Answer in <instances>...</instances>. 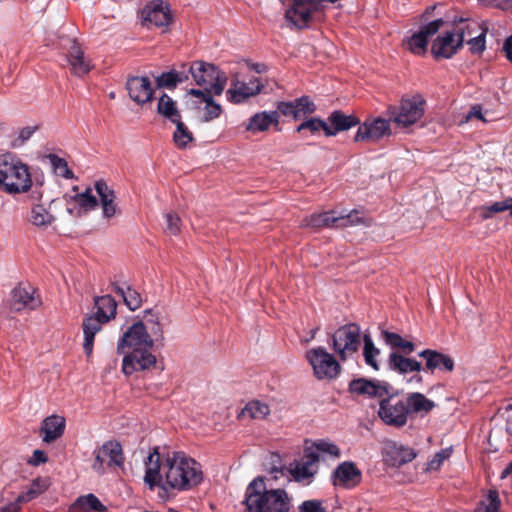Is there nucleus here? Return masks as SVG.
Returning a JSON list of instances; mask_svg holds the SVG:
<instances>
[{
    "mask_svg": "<svg viewBox=\"0 0 512 512\" xmlns=\"http://www.w3.org/2000/svg\"><path fill=\"white\" fill-rule=\"evenodd\" d=\"M154 341L144 322L133 323L123 333L118 341L117 351L125 353L126 348L131 350L122 361V371L125 375L149 369L156 364V356L150 351Z\"/></svg>",
    "mask_w": 512,
    "mask_h": 512,
    "instance_id": "f257e3e1",
    "label": "nucleus"
},
{
    "mask_svg": "<svg viewBox=\"0 0 512 512\" xmlns=\"http://www.w3.org/2000/svg\"><path fill=\"white\" fill-rule=\"evenodd\" d=\"M248 512H289L291 499L284 489H267L263 477L254 478L247 486L243 501Z\"/></svg>",
    "mask_w": 512,
    "mask_h": 512,
    "instance_id": "f03ea898",
    "label": "nucleus"
},
{
    "mask_svg": "<svg viewBox=\"0 0 512 512\" xmlns=\"http://www.w3.org/2000/svg\"><path fill=\"white\" fill-rule=\"evenodd\" d=\"M166 490H189L203 481L201 465L183 452H173L168 455L165 463Z\"/></svg>",
    "mask_w": 512,
    "mask_h": 512,
    "instance_id": "7ed1b4c3",
    "label": "nucleus"
},
{
    "mask_svg": "<svg viewBox=\"0 0 512 512\" xmlns=\"http://www.w3.org/2000/svg\"><path fill=\"white\" fill-rule=\"evenodd\" d=\"M425 360V365L414 358L404 357L398 352H390L388 356V368L400 375L413 372L426 371L434 373L436 370L451 372L454 369V360L437 350L425 349L418 354Z\"/></svg>",
    "mask_w": 512,
    "mask_h": 512,
    "instance_id": "20e7f679",
    "label": "nucleus"
},
{
    "mask_svg": "<svg viewBox=\"0 0 512 512\" xmlns=\"http://www.w3.org/2000/svg\"><path fill=\"white\" fill-rule=\"evenodd\" d=\"M33 186L29 166L12 153L0 155V191L8 195L27 193Z\"/></svg>",
    "mask_w": 512,
    "mask_h": 512,
    "instance_id": "39448f33",
    "label": "nucleus"
},
{
    "mask_svg": "<svg viewBox=\"0 0 512 512\" xmlns=\"http://www.w3.org/2000/svg\"><path fill=\"white\" fill-rule=\"evenodd\" d=\"M188 73L191 74L195 84L210 88L214 95L220 96L227 84V76L217 66L204 61H194Z\"/></svg>",
    "mask_w": 512,
    "mask_h": 512,
    "instance_id": "423d86ee",
    "label": "nucleus"
},
{
    "mask_svg": "<svg viewBox=\"0 0 512 512\" xmlns=\"http://www.w3.org/2000/svg\"><path fill=\"white\" fill-rule=\"evenodd\" d=\"M332 348L341 361L351 358L359 350L361 330L355 323L339 327L331 336Z\"/></svg>",
    "mask_w": 512,
    "mask_h": 512,
    "instance_id": "0eeeda50",
    "label": "nucleus"
},
{
    "mask_svg": "<svg viewBox=\"0 0 512 512\" xmlns=\"http://www.w3.org/2000/svg\"><path fill=\"white\" fill-rule=\"evenodd\" d=\"M305 358L312 367L313 375L318 380H333L341 372L342 368L337 359L324 347L309 349L306 351Z\"/></svg>",
    "mask_w": 512,
    "mask_h": 512,
    "instance_id": "6e6552de",
    "label": "nucleus"
},
{
    "mask_svg": "<svg viewBox=\"0 0 512 512\" xmlns=\"http://www.w3.org/2000/svg\"><path fill=\"white\" fill-rule=\"evenodd\" d=\"M406 398H400L391 391L379 401L378 416L384 424L394 427H404L409 419Z\"/></svg>",
    "mask_w": 512,
    "mask_h": 512,
    "instance_id": "1a4fd4ad",
    "label": "nucleus"
},
{
    "mask_svg": "<svg viewBox=\"0 0 512 512\" xmlns=\"http://www.w3.org/2000/svg\"><path fill=\"white\" fill-rule=\"evenodd\" d=\"M425 100L416 95L403 98L397 107L390 110V119L399 127H409L418 122L424 115Z\"/></svg>",
    "mask_w": 512,
    "mask_h": 512,
    "instance_id": "9d476101",
    "label": "nucleus"
},
{
    "mask_svg": "<svg viewBox=\"0 0 512 512\" xmlns=\"http://www.w3.org/2000/svg\"><path fill=\"white\" fill-rule=\"evenodd\" d=\"M363 223V219L358 216L355 211H352L346 215H336L334 211L315 213L305 217L301 226L310 228H322V227H348Z\"/></svg>",
    "mask_w": 512,
    "mask_h": 512,
    "instance_id": "9b49d317",
    "label": "nucleus"
},
{
    "mask_svg": "<svg viewBox=\"0 0 512 512\" xmlns=\"http://www.w3.org/2000/svg\"><path fill=\"white\" fill-rule=\"evenodd\" d=\"M141 19L143 26L156 27L166 32L173 20L170 5L163 0L150 1L141 11Z\"/></svg>",
    "mask_w": 512,
    "mask_h": 512,
    "instance_id": "f8f14e48",
    "label": "nucleus"
},
{
    "mask_svg": "<svg viewBox=\"0 0 512 512\" xmlns=\"http://www.w3.org/2000/svg\"><path fill=\"white\" fill-rule=\"evenodd\" d=\"M264 85L258 77H251L248 82L241 81L238 73L232 74L231 86L226 91L230 103L241 104L251 97L258 95Z\"/></svg>",
    "mask_w": 512,
    "mask_h": 512,
    "instance_id": "ddd939ff",
    "label": "nucleus"
},
{
    "mask_svg": "<svg viewBox=\"0 0 512 512\" xmlns=\"http://www.w3.org/2000/svg\"><path fill=\"white\" fill-rule=\"evenodd\" d=\"M348 389L351 394L381 400L389 394L392 386L386 381L357 378L350 381Z\"/></svg>",
    "mask_w": 512,
    "mask_h": 512,
    "instance_id": "4468645a",
    "label": "nucleus"
},
{
    "mask_svg": "<svg viewBox=\"0 0 512 512\" xmlns=\"http://www.w3.org/2000/svg\"><path fill=\"white\" fill-rule=\"evenodd\" d=\"M41 303L35 288L29 284L20 283L11 291L9 307L12 311L35 310Z\"/></svg>",
    "mask_w": 512,
    "mask_h": 512,
    "instance_id": "2eb2a0df",
    "label": "nucleus"
},
{
    "mask_svg": "<svg viewBox=\"0 0 512 512\" xmlns=\"http://www.w3.org/2000/svg\"><path fill=\"white\" fill-rule=\"evenodd\" d=\"M444 25V20L439 18L422 26L420 30L407 39L408 50L415 55L426 53L428 39L434 36Z\"/></svg>",
    "mask_w": 512,
    "mask_h": 512,
    "instance_id": "dca6fc26",
    "label": "nucleus"
},
{
    "mask_svg": "<svg viewBox=\"0 0 512 512\" xmlns=\"http://www.w3.org/2000/svg\"><path fill=\"white\" fill-rule=\"evenodd\" d=\"M361 479V470L352 461L342 462L331 475L333 485L345 489L356 487L361 482Z\"/></svg>",
    "mask_w": 512,
    "mask_h": 512,
    "instance_id": "f3484780",
    "label": "nucleus"
},
{
    "mask_svg": "<svg viewBox=\"0 0 512 512\" xmlns=\"http://www.w3.org/2000/svg\"><path fill=\"white\" fill-rule=\"evenodd\" d=\"M462 47L461 38H456L455 33L449 30L442 32L434 39L431 45V54L435 59H450Z\"/></svg>",
    "mask_w": 512,
    "mask_h": 512,
    "instance_id": "a211bd4d",
    "label": "nucleus"
},
{
    "mask_svg": "<svg viewBox=\"0 0 512 512\" xmlns=\"http://www.w3.org/2000/svg\"><path fill=\"white\" fill-rule=\"evenodd\" d=\"M318 461L319 455L314 454L312 450H305L302 461H295L290 464V474L297 482L307 481L309 483L317 473L316 464Z\"/></svg>",
    "mask_w": 512,
    "mask_h": 512,
    "instance_id": "6ab92c4d",
    "label": "nucleus"
},
{
    "mask_svg": "<svg viewBox=\"0 0 512 512\" xmlns=\"http://www.w3.org/2000/svg\"><path fill=\"white\" fill-rule=\"evenodd\" d=\"M66 61L70 72L76 77L86 75L93 68L91 60L85 56L81 46L75 40H70V47L66 53Z\"/></svg>",
    "mask_w": 512,
    "mask_h": 512,
    "instance_id": "aec40b11",
    "label": "nucleus"
},
{
    "mask_svg": "<svg viewBox=\"0 0 512 512\" xmlns=\"http://www.w3.org/2000/svg\"><path fill=\"white\" fill-rule=\"evenodd\" d=\"M390 134V121L376 118L359 126L355 135V141L376 142Z\"/></svg>",
    "mask_w": 512,
    "mask_h": 512,
    "instance_id": "412c9836",
    "label": "nucleus"
},
{
    "mask_svg": "<svg viewBox=\"0 0 512 512\" xmlns=\"http://www.w3.org/2000/svg\"><path fill=\"white\" fill-rule=\"evenodd\" d=\"M126 88L130 98L143 105L153 98L154 90L148 77L133 76L128 78Z\"/></svg>",
    "mask_w": 512,
    "mask_h": 512,
    "instance_id": "4be33fe9",
    "label": "nucleus"
},
{
    "mask_svg": "<svg viewBox=\"0 0 512 512\" xmlns=\"http://www.w3.org/2000/svg\"><path fill=\"white\" fill-rule=\"evenodd\" d=\"M145 476L144 482L149 487L150 490H154L156 486L161 487L166 490L165 481H163L161 475V464H160V454L158 451V447H155L153 451L148 455L147 460L145 461Z\"/></svg>",
    "mask_w": 512,
    "mask_h": 512,
    "instance_id": "5701e85b",
    "label": "nucleus"
},
{
    "mask_svg": "<svg viewBox=\"0 0 512 512\" xmlns=\"http://www.w3.org/2000/svg\"><path fill=\"white\" fill-rule=\"evenodd\" d=\"M94 187L100 199L103 217L110 219L116 216L119 210L114 190L104 180L96 181Z\"/></svg>",
    "mask_w": 512,
    "mask_h": 512,
    "instance_id": "b1692460",
    "label": "nucleus"
},
{
    "mask_svg": "<svg viewBox=\"0 0 512 512\" xmlns=\"http://www.w3.org/2000/svg\"><path fill=\"white\" fill-rule=\"evenodd\" d=\"M406 403L408 405L407 408L409 417L411 415L425 417L436 407L434 401L427 398L424 394L420 392H413L407 394Z\"/></svg>",
    "mask_w": 512,
    "mask_h": 512,
    "instance_id": "393cba45",
    "label": "nucleus"
},
{
    "mask_svg": "<svg viewBox=\"0 0 512 512\" xmlns=\"http://www.w3.org/2000/svg\"><path fill=\"white\" fill-rule=\"evenodd\" d=\"M106 322L102 321L100 318L89 315L83 320V334H84V342L83 349L85 354L89 357L93 352L94 346V338L95 335L101 331L102 325Z\"/></svg>",
    "mask_w": 512,
    "mask_h": 512,
    "instance_id": "a878e982",
    "label": "nucleus"
},
{
    "mask_svg": "<svg viewBox=\"0 0 512 512\" xmlns=\"http://www.w3.org/2000/svg\"><path fill=\"white\" fill-rule=\"evenodd\" d=\"M65 418L59 415H52L44 419L41 431L43 432L42 440L51 443L61 437L65 430Z\"/></svg>",
    "mask_w": 512,
    "mask_h": 512,
    "instance_id": "bb28decb",
    "label": "nucleus"
},
{
    "mask_svg": "<svg viewBox=\"0 0 512 512\" xmlns=\"http://www.w3.org/2000/svg\"><path fill=\"white\" fill-rule=\"evenodd\" d=\"M381 336L384 343L391 348V352H398L404 357L413 353L416 349V345L412 341L404 339L398 333L383 330Z\"/></svg>",
    "mask_w": 512,
    "mask_h": 512,
    "instance_id": "cd10ccee",
    "label": "nucleus"
},
{
    "mask_svg": "<svg viewBox=\"0 0 512 512\" xmlns=\"http://www.w3.org/2000/svg\"><path fill=\"white\" fill-rule=\"evenodd\" d=\"M279 114L277 111H262L254 114L246 126V130L252 133L266 131L272 124L278 125Z\"/></svg>",
    "mask_w": 512,
    "mask_h": 512,
    "instance_id": "c85d7f7f",
    "label": "nucleus"
},
{
    "mask_svg": "<svg viewBox=\"0 0 512 512\" xmlns=\"http://www.w3.org/2000/svg\"><path fill=\"white\" fill-rule=\"evenodd\" d=\"M96 312L94 316L100 318L104 322H109L116 316L117 302L111 295L97 296L94 298Z\"/></svg>",
    "mask_w": 512,
    "mask_h": 512,
    "instance_id": "c756f323",
    "label": "nucleus"
},
{
    "mask_svg": "<svg viewBox=\"0 0 512 512\" xmlns=\"http://www.w3.org/2000/svg\"><path fill=\"white\" fill-rule=\"evenodd\" d=\"M386 456L393 466H401L411 462L416 457V453L412 448L394 443L387 446Z\"/></svg>",
    "mask_w": 512,
    "mask_h": 512,
    "instance_id": "7c9ffc66",
    "label": "nucleus"
},
{
    "mask_svg": "<svg viewBox=\"0 0 512 512\" xmlns=\"http://www.w3.org/2000/svg\"><path fill=\"white\" fill-rule=\"evenodd\" d=\"M99 450L101 456L107 460L108 467H122L124 463V456L122 446L117 441H108L104 443Z\"/></svg>",
    "mask_w": 512,
    "mask_h": 512,
    "instance_id": "2f4dec72",
    "label": "nucleus"
},
{
    "mask_svg": "<svg viewBox=\"0 0 512 512\" xmlns=\"http://www.w3.org/2000/svg\"><path fill=\"white\" fill-rule=\"evenodd\" d=\"M481 23L469 17H454L452 20V32L455 33L456 38H461V45L464 46L465 37L471 36L476 29H479Z\"/></svg>",
    "mask_w": 512,
    "mask_h": 512,
    "instance_id": "473e14b6",
    "label": "nucleus"
},
{
    "mask_svg": "<svg viewBox=\"0 0 512 512\" xmlns=\"http://www.w3.org/2000/svg\"><path fill=\"white\" fill-rule=\"evenodd\" d=\"M70 202H73L78 208V215L86 214L93 211L99 205L98 199L93 195L90 187L82 193L70 196Z\"/></svg>",
    "mask_w": 512,
    "mask_h": 512,
    "instance_id": "72a5a7b5",
    "label": "nucleus"
},
{
    "mask_svg": "<svg viewBox=\"0 0 512 512\" xmlns=\"http://www.w3.org/2000/svg\"><path fill=\"white\" fill-rule=\"evenodd\" d=\"M113 291L123 298L125 305L132 311L140 308L142 305L141 294L127 284L120 285L112 283Z\"/></svg>",
    "mask_w": 512,
    "mask_h": 512,
    "instance_id": "f704fd0d",
    "label": "nucleus"
},
{
    "mask_svg": "<svg viewBox=\"0 0 512 512\" xmlns=\"http://www.w3.org/2000/svg\"><path fill=\"white\" fill-rule=\"evenodd\" d=\"M139 322H144V325L147 327V331L150 330V334L155 337L156 341L164 339L161 316L157 311L154 309L144 311L143 318Z\"/></svg>",
    "mask_w": 512,
    "mask_h": 512,
    "instance_id": "c9c22d12",
    "label": "nucleus"
},
{
    "mask_svg": "<svg viewBox=\"0 0 512 512\" xmlns=\"http://www.w3.org/2000/svg\"><path fill=\"white\" fill-rule=\"evenodd\" d=\"M157 112L172 123L181 119V114L177 108L176 102L167 94H163L159 98Z\"/></svg>",
    "mask_w": 512,
    "mask_h": 512,
    "instance_id": "e433bc0d",
    "label": "nucleus"
},
{
    "mask_svg": "<svg viewBox=\"0 0 512 512\" xmlns=\"http://www.w3.org/2000/svg\"><path fill=\"white\" fill-rule=\"evenodd\" d=\"M270 414V408L267 404L254 400L248 402L239 414L240 419L250 418L261 420Z\"/></svg>",
    "mask_w": 512,
    "mask_h": 512,
    "instance_id": "4c0bfd02",
    "label": "nucleus"
},
{
    "mask_svg": "<svg viewBox=\"0 0 512 512\" xmlns=\"http://www.w3.org/2000/svg\"><path fill=\"white\" fill-rule=\"evenodd\" d=\"M29 220L36 227L47 228L54 223L55 217L43 205L37 204L31 208Z\"/></svg>",
    "mask_w": 512,
    "mask_h": 512,
    "instance_id": "58836bf2",
    "label": "nucleus"
},
{
    "mask_svg": "<svg viewBox=\"0 0 512 512\" xmlns=\"http://www.w3.org/2000/svg\"><path fill=\"white\" fill-rule=\"evenodd\" d=\"M328 120L333 126L332 132H335V134L339 131L348 130L359 123L357 118L351 115H345L341 111L332 112Z\"/></svg>",
    "mask_w": 512,
    "mask_h": 512,
    "instance_id": "ea45409f",
    "label": "nucleus"
},
{
    "mask_svg": "<svg viewBox=\"0 0 512 512\" xmlns=\"http://www.w3.org/2000/svg\"><path fill=\"white\" fill-rule=\"evenodd\" d=\"M102 507L101 501L92 493L79 496L70 506V512H90Z\"/></svg>",
    "mask_w": 512,
    "mask_h": 512,
    "instance_id": "a19ab883",
    "label": "nucleus"
},
{
    "mask_svg": "<svg viewBox=\"0 0 512 512\" xmlns=\"http://www.w3.org/2000/svg\"><path fill=\"white\" fill-rule=\"evenodd\" d=\"M188 73L185 71L178 72L175 70H171L168 72H164L156 78V83L158 87H164L168 89L175 88L177 84L182 83L188 80Z\"/></svg>",
    "mask_w": 512,
    "mask_h": 512,
    "instance_id": "79ce46f5",
    "label": "nucleus"
},
{
    "mask_svg": "<svg viewBox=\"0 0 512 512\" xmlns=\"http://www.w3.org/2000/svg\"><path fill=\"white\" fill-rule=\"evenodd\" d=\"M363 341H364L363 356H364L365 363L368 366H370L371 368H373L374 370L378 371L380 367H379L377 358L379 357V355L381 353L380 349H378L374 345L372 338L368 334H365L363 336Z\"/></svg>",
    "mask_w": 512,
    "mask_h": 512,
    "instance_id": "37998d69",
    "label": "nucleus"
},
{
    "mask_svg": "<svg viewBox=\"0 0 512 512\" xmlns=\"http://www.w3.org/2000/svg\"><path fill=\"white\" fill-rule=\"evenodd\" d=\"M48 481L45 478L34 479L28 489L18 496V502L27 503L44 493L48 488Z\"/></svg>",
    "mask_w": 512,
    "mask_h": 512,
    "instance_id": "c03bdc74",
    "label": "nucleus"
},
{
    "mask_svg": "<svg viewBox=\"0 0 512 512\" xmlns=\"http://www.w3.org/2000/svg\"><path fill=\"white\" fill-rule=\"evenodd\" d=\"M480 34L467 40L469 51L473 55H481L486 49V35L488 33V26L485 22L479 25Z\"/></svg>",
    "mask_w": 512,
    "mask_h": 512,
    "instance_id": "a18cd8bd",
    "label": "nucleus"
},
{
    "mask_svg": "<svg viewBox=\"0 0 512 512\" xmlns=\"http://www.w3.org/2000/svg\"><path fill=\"white\" fill-rule=\"evenodd\" d=\"M174 124L176 129L173 133V141L178 148L185 149L194 140L193 134L181 119L174 122Z\"/></svg>",
    "mask_w": 512,
    "mask_h": 512,
    "instance_id": "49530a36",
    "label": "nucleus"
},
{
    "mask_svg": "<svg viewBox=\"0 0 512 512\" xmlns=\"http://www.w3.org/2000/svg\"><path fill=\"white\" fill-rule=\"evenodd\" d=\"M309 130L312 134L323 130L326 136H334L335 132H332V128L328 124L319 118H310L303 121L296 129L297 132Z\"/></svg>",
    "mask_w": 512,
    "mask_h": 512,
    "instance_id": "de8ad7c7",
    "label": "nucleus"
},
{
    "mask_svg": "<svg viewBox=\"0 0 512 512\" xmlns=\"http://www.w3.org/2000/svg\"><path fill=\"white\" fill-rule=\"evenodd\" d=\"M47 159L49 160V163L51 164L53 171L57 176L63 177L65 179L75 178L73 171L69 168L68 163L64 158H61L56 154H49Z\"/></svg>",
    "mask_w": 512,
    "mask_h": 512,
    "instance_id": "09e8293b",
    "label": "nucleus"
},
{
    "mask_svg": "<svg viewBox=\"0 0 512 512\" xmlns=\"http://www.w3.org/2000/svg\"><path fill=\"white\" fill-rule=\"evenodd\" d=\"M501 500L497 490H489L486 497L478 504L474 512H498Z\"/></svg>",
    "mask_w": 512,
    "mask_h": 512,
    "instance_id": "8fccbe9b",
    "label": "nucleus"
},
{
    "mask_svg": "<svg viewBox=\"0 0 512 512\" xmlns=\"http://www.w3.org/2000/svg\"><path fill=\"white\" fill-rule=\"evenodd\" d=\"M305 450H312L314 454L321 456V454H327L334 458L340 457V449L336 444L327 440H318L313 443L311 447H307Z\"/></svg>",
    "mask_w": 512,
    "mask_h": 512,
    "instance_id": "3c124183",
    "label": "nucleus"
},
{
    "mask_svg": "<svg viewBox=\"0 0 512 512\" xmlns=\"http://www.w3.org/2000/svg\"><path fill=\"white\" fill-rule=\"evenodd\" d=\"M509 210V214L512 217V197L499 202H494L490 206L481 207V216L483 219L490 218L495 213L504 212Z\"/></svg>",
    "mask_w": 512,
    "mask_h": 512,
    "instance_id": "603ef678",
    "label": "nucleus"
},
{
    "mask_svg": "<svg viewBox=\"0 0 512 512\" xmlns=\"http://www.w3.org/2000/svg\"><path fill=\"white\" fill-rule=\"evenodd\" d=\"M204 115L203 122H210L218 117L222 113V107L219 103L215 102L212 95H207V99L204 101Z\"/></svg>",
    "mask_w": 512,
    "mask_h": 512,
    "instance_id": "864d4df0",
    "label": "nucleus"
},
{
    "mask_svg": "<svg viewBox=\"0 0 512 512\" xmlns=\"http://www.w3.org/2000/svg\"><path fill=\"white\" fill-rule=\"evenodd\" d=\"M292 102L295 107V111L297 112L298 119L308 114H312L316 110L315 104L308 96L299 97Z\"/></svg>",
    "mask_w": 512,
    "mask_h": 512,
    "instance_id": "5fc2aeb1",
    "label": "nucleus"
},
{
    "mask_svg": "<svg viewBox=\"0 0 512 512\" xmlns=\"http://www.w3.org/2000/svg\"><path fill=\"white\" fill-rule=\"evenodd\" d=\"M298 512H327V510L321 500L312 499L303 501L298 507Z\"/></svg>",
    "mask_w": 512,
    "mask_h": 512,
    "instance_id": "6e6d98bb",
    "label": "nucleus"
},
{
    "mask_svg": "<svg viewBox=\"0 0 512 512\" xmlns=\"http://www.w3.org/2000/svg\"><path fill=\"white\" fill-rule=\"evenodd\" d=\"M166 229L170 234L177 235L181 230V219L173 212L165 214Z\"/></svg>",
    "mask_w": 512,
    "mask_h": 512,
    "instance_id": "4d7b16f0",
    "label": "nucleus"
},
{
    "mask_svg": "<svg viewBox=\"0 0 512 512\" xmlns=\"http://www.w3.org/2000/svg\"><path fill=\"white\" fill-rule=\"evenodd\" d=\"M452 454V448H445L438 451L434 457L429 461L428 466L431 470H437L442 463L448 459Z\"/></svg>",
    "mask_w": 512,
    "mask_h": 512,
    "instance_id": "13d9d810",
    "label": "nucleus"
},
{
    "mask_svg": "<svg viewBox=\"0 0 512 512\" xmlns=\"http://www.w3.org/2000/svg\"><path fill=\"white\" fill-rule=\"evenodd\" d=\"M36 128L34 127H24L19 131L18 137L13 141L14 147H19L23 145L28 139L31 138Z\"/></svg>",
    "mask_w": 512,
    "mask_h": 512,
    "instance_id": "bf43d9fd",
    "label": "nucleus"
},
{
    "mask_svg": "<svg viewBox=\"0 0 512 512\" xmlns=\"http://www.w3.org/2000/svg\"><path fill=\"white\" fill-rule=\"evenodd\" d=\"M277 112L283 114L284 116H291L293 119L297 120V112L295 111V107L293 106V102H279L277 104Z\"/></svg>",
    "mask_w": 512,
    "mask_h": 512,
    "instance_id": "052dcab7",
    "label": "nucleus"
},
{
    "mask_svg": "<svg viewBox=\"0 0 512 512\" xmlns=\"http://www.w3.org/2000/svg\"><path fill=\"white\" fill-rule=\"evenodd\" d=\"M105 464H107V460L104 456H101V451L98 449L95 451V461L92 465V468L98 474H103L105 472Z\"/></svg>",
    "mask_w": 512,
    "mask_h": 512,
    "instance_id": "680f3d73",
    "label": "nucleus"
},
{
    "mask_svg": "<svg viewBox=\"0 0 512 512\" xmlns=\"http://www.w3.org/2000/svg\"><path fill=\"white\" fill-rule=\"evenodd\" d=\"M189 94L197 98H201L204 102L207 99V95H213L214 93L210 88L204 87V90L190 89Z\"/></svg>",
    "mask_w": 512,
    "mask_h": 512,
    "instance_id": "e2e57ef3",
    "label": "nucleus"
},
{
    "mask_svg": "<svg viewBox=\"0 0 512 512\" xmlns=\"http://www.w3.org/2000/svg\"><path fill=\"white\" fill-rule=\"evenodd\" d=\"M47 461V456L44 451L42 450H35L33 452V457L30 460V463L37 466L41 463H45Z\"/></svg>",
    "mask_w": 512,
    "mask_h": 512,
    "instance_id": "0e129e2a",
    "label": "nucleus"
},
{
    "mask_svg": "<svg viewBox=\"0 0 512 512\" xmlns=\"http://www.w3.org/2000/svg\"><path fill=\"white\" fill-rule=\"evenodd\" d=\"M503 52L505 53L507 60L512 63V35L505 39L503 44Z\"/></svg>",
    "mask_w": 512,
    "mask_h": 512,
    "instance_id": "69168bd1",
    "label": "nucleus"
},
{
    "mask_svg": "<svg viewBox=\"0 0 512 512\" xmlns=\"http://www.w3.org/2000/svg\"><path fill=\"white\" fill-rule=\"evenodd\" d=\"M22 503L23 502H18V497H17L14 502H11V503L7 504L6 506H4L2 508V512H19L20 504H22Z\"/></svg>",
    "mask_w": 512,
    "mask_h": 512,
    "instance_id": "338daca9",
    "label": "nucleus"
},
{
    "mask_svg": "<svg viewBox=\"0 0 512 512\" xmlns=\"http://www.w3.org/2000/svg\"><path fill=\"white\" fill-rule=\"evenodd\" d=\"M468 118H477L480 120H485L479 106H473L468 113Z\"/></svg>",
    "mask_w": 512,
    "mask_h": 512,
    "instance_id": "774afa93",
    "label": "nucleus"
}]
</instances>
